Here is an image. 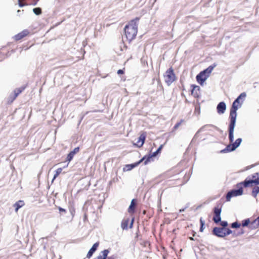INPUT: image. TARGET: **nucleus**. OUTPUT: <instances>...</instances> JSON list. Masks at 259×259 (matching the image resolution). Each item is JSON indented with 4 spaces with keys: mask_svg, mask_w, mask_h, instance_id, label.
I'll list each match as a JSON object with an SVG mask.
<instances>
[{
    "mask_svg": "<svg viewBox=\"0 0 259 259\" xmlns=\"http://www.w3.org/2000/svg\"><path fill=\"white\" fill-rule=\"evenodd\" d=\"M224 228L215 227L213 228L212 234L218 237L224 238Z\"/></svg>",
    "mask_w": 259,
    "mask_h": 259,
    "instance_id": "obj_10",
    "label": "nucleus"
},
{
    "mask_svg": "<svg viewBox=\"0 0 259 259\" xmlns=\"http://www.w3.org/2000/svg\"><path fill=\"white\" fill-rule=\"evenodd\" d=\"M250 181H242L236 185V189H233L229 191L226 194V199L227 201H230L231 198L241 196L243 193V187H249Z\"/></svg>",
    "mask_w": 259,
    "mask_h": 259,
    "instance_id": "obj_3",
    "label": "nucleus"
},
{
    "mask_svg": "<svg viewBox=\"0 0 259 259\" xmlns=\"http://www.w3.org/2000/svg\"><path fill=\"white\" fill-rule=\"evenodd\" d=\"M26 88V86H22L19 88L15 89L13 94L10 95L9 97V102H13L15 99Z\"/></svg>",
    "mask_w": 259,
    "mask_h": 259,
    "instance_id": "obj_6",
    "label": "nucleus"
},
{
    "mask_svg": "<svg viewBox=\"0 0 259 259\" xmlns=\"http://www.w3.org/2000/svg\"><path fill=\"white\" fill-rule=\"evenodd\" d=\"M117 254H113L111 256H108L106 259H117Z\"/></svg>",
    "mask_w": 259,
    "mask_h": 259,
    "instance_id": "obj_39",
    "label": "nucleus"
},
{
    "mask_svg": "<svg viewBox=\"0 0 259 259\" xmlns=\"http://www.w3.org/2000/svg\"><path fill=\"white\" fill-rule=\"evenodd\" d=\"M189 203H187L186 204V206L184 208H186V209L187 208H188L189 207Z\"/></svg>",
    "mask_w": 259,
    "mask_h": 259,
    "instance_id": "obj_50",
    "label": "nucleus"
},
{
    "mask_svg": "<svg viewBox=\"0 0 259 259\" xmlns=\"http://www.w3.org/2000/svg\"><path fill=\"white\" fill-rule=\"evenodd\" d=\"M62 170V168H58V169H57L55 171V173L57 174L58 175H59L61 171Z\"/></svg>",
    "mask_w": 259,
    "mask_h": 259,
    "instance_id": "obj_41",
    "label": "nucleus"
},
{
    "mask_svg": "<svg viewBox=\"0 0 259 259\" xmlns=\"http://www.w3.org/2000/svg\"><path fill=\"white\" fill-rule=\"evenodd\" d=\"M165 81L168 85H170L176 79V76L172 67L167 69L164 75Z\"/></svg>",
    "mask_w": 259,
    "mask_h": 259,
    "instance_id": "obj_5",
    "label": "nucleus"
},
{
    "mask_svg": "<svg viewBox=\"0 0 259 259\" xmlns=\"http://www.w3.org/2000/svg\"><path fill=\"white\" fill-rule=\"evenodd\" d=\"M24 202L23 200H19L14 204L15 211L17 212L18 210L24 205Z\"/></svg>",
    "mask_w": 259,
    "mask_h": 259,
    "instance_id": "obj_20",
    "label": "nucleus"
},
{
    "mask_svg": "<svg viewBox=\"0 0 259 259\" xmlns=\"http://www.w3.org/2000/svg\"><path fill=\"white\" fill-rule=\"evenodd\" d=\"M139 17L131 20L124 27V33L127 39L131 42L135 38L138 32Z\"/></svg>",
    "mask_w": 259,
    "mask_h": 259,
    "instance_id": "obj_2",
    "label": "nucleus"
},
{
    "mask_svg": "<svg viewBox=\"0 0 259 259\" xmlns=\"http://www.w3.org/2000/svg\"><path fill=\"white\" fill-rule=\"evenodd\" d=\"M244 181L251 182L249 184V187H252L253 184L255 185H259V172H256L252 175V179L246 178Z\"/></svg>",
    "mask_w": 259,
    "mask_h": 259,
    "instance_id": "obj_7",
    "label": "nucleus"
},
{
    "mask_svg": "<svg viewBox=\"0 0 259 259\" xmlns=\"http://www.w3.org/2000/svg\"><path fill=\"white\" fill-rule=\"evenodd\" d=\"M59 175H58L57 174L55 173V174L54 175V177H53V179L52 180V182L54 181V180Z\"/></svg>",
    "mask_w": 259,
    "mask_h": 259,
    "instance_id": "obj_46",
    "label": "nucleus"
},
{
    "mask_svg": "<svg viewBox=\"0 0 259 259\" xmlns=\"http://www.w3.org/2000/svg\"><path fill=\"white\" fill-rule=\"evenodd\" d=\"M226 110V104L222 101L220 102L217 106V111L218 114H224Z\"/></svg>",
    "mask_w": 259,
    "mask_h": 259,
    "instance_id": "obj_11",
    "label": "nucleus"
},
{
    "mask_svg": "<svg viewBox=\"0 0 259 259\" xmlns=\"http://www.w3.org/2000/svg\"><path fill=\"white\" fill-rule=\"evenodd\" d=\"M29 31L27 30H24L17 35H15L14 36L15 39L16 40H20L21 39L27 35Z\"/></svg>",
    "mask_w": 259,
    "mask_h": 259,
    "instance_id": "obj_13",
    "label": "nucleus"
},
{
    "mask_svg": "<svg viewBox=\"0 0 259 259\" xmlns=\"http://www.w3.org/2000/svg\"><path fill=\"white\" fill-rule=\"evenodd\" d=\"M94 252H95L93 250L90 249L87 253V257L90 258L93 255Z\"/></svg>",
    "mask_w": 259,
    "mask_h": 259,
    "instance_id": "obj_37",
    "label": "nucleus"
},
{
    "mask_svg": "<svg viewBox=\"0 0 259 259\" xmlns=\"http://www.w3.org/2000/svg\"><path fill=\"white\" fill-rule=\"evenodd\" d=\"M18 5L20 7H23V6H25V4L21 2L20 0H18Z\"/></svg>",
    "mask_w": 259,
    "mask_h": 259,
    "instance_id": "obj_44",
    "label": "nucleus"
},
{
    "mask_svg": "<svg viewBox=\"0 0 259 259\" xmlns=\"http://www.w3.org/2000/svg\"><path fill=\"white\" fill-rule=\"evenodd\" d=\"M208 77V75L204 73L203 71L200 72L196 76V78L197 81L201 85H202Z\"/></svg>",
    "mask_w": 259,
    "mask_h": 259,
    "instance_id": "obj_9",
    "label": "nucleus"
},
{
    "mask_svg": "<svg viewBox=\"0 0 259 259\" xmlns=\"http://www.w3.org/2000/svg\"><path fill=\"white\" fill-rule=\"evenodd\" d=\"M128 223H129V219H126V220H123L122 221L121 224V228L123 230H127L128 229Z\"/></svg>",
    "mask_w": 259,
    "mask_h": 259,
    "instance_id": "obj_21",
    "label": "nucleus"
},
{
    "mask_svg": "<svg viewBox=\"0 0 259 259\" xmlns=\"http://www.w3.org/2000/svg\"><path fill=\"white\" fill-rule=\"evenodd\" d=\"M99 242H96L95 243H94L93 244V245L92 246V247H91V249L93 250L94 252H95L97 248H98V247L99 246Z\"/></svg>",
    "mask_w": 259,
    "mask_h": 259,
    "instance_id": "obj_33",
    "label": "nucleus"
},
{
    "mask_svg": "<svg viewBox=\"0 0 259 259\" xmlns=\"http://www.w3.org/2000/svg\"><path fill=\"white\" fill-rule=\"evenodd\" d=\"M20 12H21V11H20V10H18V11H17V13H18V14H19V13H20Z\"/></svg>",
    "mask_w": 259,
    "mask_h": 259,
    "instance_id": "obj_52",
    "label": "nucleus"
},
{
    "mask_svg": "<svg viewBox=\"0 0 259 259\" xmlns=\"http://www.w3.org/2000/svg\"><path fill=\"white\" fill-rule=\"evenodd\" d=\"M33 13L36 15H39L41 14V9L39 7H37L33 9Z\"/></svg>",
    "mask_w": 259,
    "mask_h": 259,
    "instance_id": "obj_29",
    "label": "nucleus"
},
{
    "mask_svg": "<svg viewBox=\"0 0 259 259\" xmlns=\"http://www.w3.org/2000/svg\"><path fill=\"white\" fill-rule=\"evenodd\" d=\"M38 0H32V4L33 5H36Z\"/></svg>",
    "mask_w": 259,
    "mask_h": 259,
    "instance_id": "obj_45",
    "label": "nucleus"
},
{
    "mask_svg": "<svg viewBox=\"0 0 259 259\" xmlns=\"http://www.w3.org/2000/svg\"><path fill=\"white\" fill-rule=\"evenodd\" d=\"M139 164L137 162L130 164H126L125 165V167L123 168L124 171H129L131 170L134 168L136 167Z\"/></svg>",
    "mask_w": 259,
    "mask_h": 259,
    "instance_id": "obj_16",
    "label": "nucleus"
},
{
    "mask_svg": "<svg viewBox=\"0 0 259 259\" xmlns=\"http://www.w3.org/2000/svg\"><path fill=\"white\" fill-rule=\"evenodd\" d=\"M232 234H233V236L234 237H237V236H238V235H237V233H236V232H233V233H232Z\"/></svg>",
    "mask_w": 259,
    "mask_h": 259,
    "instance_id": "obj_49",
    "label": "nucleus"
},
{
    "mask_svg": "<svg viewBox=\"0 0 259 259\" xmlns=\"http://www.w3.org/2000/svg\"><path fill=\"white\" fill-rule=\"evenodd\" d=\"M237 233V235H238V236H239V235L243 234L245 233V232L243 229H241Z\"/></svg>",
    "mask_w": 259,
    "mask_h": 259,
    "instance_id": "obj_40",
    "label": "nucleus"
},
{
    "mask_svg": "<svg viewBox=\"0 0 259 259\" xmlns=\"http://www.w3.org/2000/svg\"><path fill=\"white\" fill-rule=\"evenodd\" d=\"M200 231L203 232L204 230V227L205 225V221L203 220L202 218L200 219Z\"/></svg>",
    "mask_w": 259,
    "mask_h": 259,
    "instance_id": "obj_30",
    "label": "nucleus"
},
{
    "mask_svg": "<svg viewBox=\"0 0 259 259\" xmlns=\"http://www.w3.org/2000/svg\"><path fill=\"white\" fill-rule=\"evenodd\" d=\"M184 121L183 119H181L179 122H177L173 127V131L176 130L180 125L182 124V123Z\"/></svg>",
    "mask_w": 259,
    "mask_h": 259,
    "instance_id": "obj_32",
    "label": "nucleus"
},
{
    "mask_svg": "<svg viewBox=\"0 0 259 259\" xmlns=\"http://www.w3.org/2000/svg\"><path fill=\"white\" fill-rule=\"evenodd\" d=\"M11 168L14 169V167L13 166H11Z\"/></svg>",
    "mask_w": 259,
    "mask_h": 259,
    "instance_id": "obj_53",
    "label": "nucleus"
},
{
    "mask_svg": "<svg viewBox=\"0 0 259 259\" xmlns=\"http://www.w3.org/2000/svg\"><path fill=\"white\" fill-rule=\"evenodd\" d=\"M222 209L221 208H219L218 207H215L213 208V213L214 215L213 217V221L216 224H218L220 223L221 221V213Z\"/></svg>",
    "mask_w": 259,
    "mask_h": 259,
    "instance_id": "obj_8",
    "label": "nucleus"
},
{
    "mask_svg": "<svg viewBox=\"0 0 259 259\" xmlns=\"http://www.w3.org/2000/svg\"><path fill=\"white\" fill-rule=\"evenodd\" d=\"M58 209L60 214H65L67 212L66 210L61 207L58 206Z\"/></svg>",
    "mask_w": 259,
    "mask_h": 259,
    "instance_id": "obj_34",
    "label": "nucleus"
},
{
    "mask_svg": "<svg viewBox=\"0 0 259 259\" xmlns=\"http://www.w3.org/2000/svg\"><path fill=\"white\" fill-rule=\"evenodd\" d=\"M133 221H134V219H132V222L130 224V228H132L133 227Z\"/></svg>",
    "mask_w": 259,
    "mask_h": 259,
    "instance_id": "obj_47",
    "label": "nucleus"
},
{
    "mask_svg": "<svg viewBox=\"0 0 259 259\" xmlns=\"http://www.w3.org/2000/svg\"><path fill=\"white\" fill-rule=\"evenodd\" d=\"M194 114L198 116L200 114V103H197L195 107V111Z\"/></svg>",
    "mask_w": 259,
    "mask_h": 259,
    "instance_id": "obj_24",
    "label": "nucleus"
},
{
    "mask_svg": "<svg viewBox=\"0 0 259 259\" xmlns=\"http://www.w3.org/2000/svg\"><path fill=\"white\" fill-rule=\"evenodd\" d=\"M79 151V147H76L72 151H71V152L74 154L75 155V154H76L77 153H78Z\"/></svg>",
    "mask_w": 259,
    "mask_h": 259,
    "instance_id": "obj_38",
    "label": "nucleus"
},
{
    "mask_svg": "<svg viewBox=\"0 0 259 259\" xmlns=\"http://www.w3.org/2000/svg\"><path fill=\"white\" fill-rule=\"evenodd\" d=\"M185 209H186V208H183L180 209L179 210V212L181 213V212H184L185 210Z\"/></svg>",
    "mask_w": 259,
    "mask_h": 259,
    "instance_id": "obj_48",
    "label": "nucleus"
},
{
    "mask_svg": "<svg viewBox=\"0 0 259 259\" xmlns=\"http://www.w3.org/2000/svg\"><path fill=\"white\" fill-rule=\"evenodd\" d=\"M220 224H221V225L222 226V228H226L228 225V222L225 221H221L220 222Z\"/></svg>",
    "mask_w": 259,
    "mask_h": 259,
    "instance_id": "obj_36",
    "label": "nucleus"
},
{
    "mask_svg": "<svg viewBox=\"0 0 259 259\" xmlns=\"http://www.w3.org/2000/svg\"><path fill=\"white\" fill-rule=\"evenodd\" d=\"M191 88H192V93H193V92L195 90H196L197 91H200V88L199 86L195 85V84L191 85Z\"/></svg>",
    "mask_w": 259,
    "mask_h": 259,
    "instance_id": "obj_35",
    "label": "nucleus"
},
{
    "mask_svg": "<svg viewBox=\"0 0 259 259\" xmlns=\"http://www.w3.org/2000/svg\"><path fill=\"white\" fill-rule=\"evenodd\" d=\"M190 240H194V238L193 237H190Z\"/></svg>",
    "mask_w": 259,
    "mask_h": 259,
    "instance_id": "obj_51",
    "label": "nucleus"
},
{
    "mask_svg": "<svg viewBox=\"0 0 259 259\" xmlns=\"http://www.w3.org/2000/svg\"><path fill=\"white\" fill-rule=\"evenodd\" d=\"M146 156L145 155L140 160H139L138 161H137V162L139 164H140L143 161H144L146 160Z\"/></svg>",
    "mask_w": 259,
    "mask_h": 259,
    "instance_id": "obj_42",
    "label": "nucleus"
},
{
    "mask_svg": "<svg viewBox=\"0 0 259 259\" xmlns=\"http://www.w3.org/2000/svg\"><path fill=\"white\" fill-rule=\"evenodd\" d=\"M258 227H259V216L253 221L249 226V228L251 229H255Z\"/></svg>",
    "mask_w": 259,
    "mask_h": 259,
    "instance_id": "obj_17",
    "label": "nucleus"
},
{
    "mask_svg": "<svg viewBox=\"0 0 259 259\" xmlns=\"http://www.w3.org/2000/svg\"><path fill=\"white\" fill-rule=\"evenodd\" d=\"M163 148V145H161L157 149V150L155 152H154L152 154V156L155 157H156L158 154L160 153L161 150Z\"/></svg>",
    "mask_w": 259,
    "mask_h": 259,
    "instance_id": "obj_26",
    "label": "nucleus"
},
{
    "mask_svg": "<svg viewBox=\"0 0 259 259\" xmlns=\"http://www.w3.org/2000/svg\"><path fill=\"white\" fill-rule=\"evenodd\" d=\"M224 237L227 236V235H229L232 233H233V231L230 229L229 228H224Z\"/></svg>",
    "mask_w": 259,
    "mask_h": 259,
    "instance_id": "obj_31",
    "label": "nucleus"
},
{
    "mask_svg": "<svg viewBox=\"0 0 259 259\" xmlns=\"http://www.w3.org/2000/svg\"><path fill=\"white\" fill-rule=\"evenodd\" d=\"M117 73L118 74H123L124 73V71L122 69H119Z\"/></svg>",
    "mask_w": 259,
    "mask_h": 259,
    "instance_id": "obj_43",
    "label": "nucleus"
},
{
    "mask_svg": "<svg viewBox=\"0 0 259 259\" xmlns=\"http://www.w3.org/2000/svg\"><path fill=\"white\" fill-rule=\"evenodd\" d=\"M251 223V222H250L249 219H245V220H243V221H242L241 225L243 227L248 226V227L249 228V226H250Z\"/></svg>",
    "mask_w": 259,
    "mask_h": 259,
    "instance_id": "obj_23",
    "label": "nucleus"
},
{
    "mask_svg": "<svg viewBox=\"0 0 259 259\" xmlns=\"http://www.w3.org/2000/svg\"><path fill=\"white\" fill-rule=\"evenodd\" d=\"M146 156V160L144 162V165L147 164L149 162L153 160V158L154 157L152 156V154H149L145 155Z\"/></svg>",
    "mask_w": 259,
    "mask_h": 259,
    "instance_id": "obj_25",
    "label": "nucleus"
},
{
    "mask_svg": "<svg viewBox=\"0 0 259 259\" xmlns=\"http://www.w3.org/2000/svg\"><path fill=\"white\" fill-rule=\"evenodd\" d=\"M109 252V250L108 249H104L100 252L97 257L94 259H106L107 257Z\"/></svg>",
    "mask_w": 259,
    "mask_h": 259,
    "instance_id": "obj_15",
    "label": "nucleus"
},
{
    "mask_svg": "<svg viewBox=\"0 0 259 259\" xmlns=\"http://www.w3.org/2000/svg\"><path fill=\"white\" fill-rule=\"evenodd\" d=\"M145 139L146 135L144 134H141L139 137L138 138L137 143L139 144L140 143V142H141V143L140 145L138 144L137 146L139 147H142L145 142Z\"/></svg>",
    "mask_w": 259,
    "mask_h": 259,
    "instance_id": "obj_18",
    "label": "nucleus"
},
{
    "mask_svg": "<svg viewBox=\"0 0 259 259\" xmlns=\"http://www.w3.org/2000/svg\"><path fill=\"white\" fill-rule=\"evenodd\" d=\"M74 156V155L70 151L67 154V157L66 158V161L69 162L70 161H71L72 160Z\"/></svg>",
    "mask_w": 259,
    "mask_h": 259,
    "instance_id": "obj_28",
    "label": "nucleus"
},
{
    "mask_svg": "<svg viewBox=\"0 0 259 259\" xmlns=\"http://www.w3.org/2000/svg\"><path fill=\"white\" fill-rule=\"evenodd\" d=\"M229 140H230L229 139ZM242 141V140L240 138L237 139L234 143L233 141L231 142L230 141H229L230 144L228 145L225 148L221 150L220 153H225L234 151L240 145Z\"/></svg>",
    "mask_w": 259,
    "mask_h": 259,
    "instance_id": "obj_4",
    "label": "nucleus"
},
{
    "mask_svg": "<svg viewBox=\"0 0 259 259\" xmlns=\"http://www.w3.org/2000/svg\"><path fill=\"white\" fill-rule=\"evenodd\" d=\"M213 126L211 124H206V125H203V126H202L201 127H200L198 131L196 132V133L195 134V135H194L193 139H192V141L195 140L196 139H197V138L198 137V134L201 133V132H202L206 130V128L208 126Z\"/></svg>",
    "mask_w": 259,
    "mask_h": 259,
    "instance_id": "obj_14",
    "label": "nucleus"
},
{
    "mask_svg": "<svg viewBox=\"0 0 259 259\" xmlns=\"http://www.w3.org/2000/svg\"><path fill=\"white\" fill-rule=\"evenodd\" d=\"M137 204V200L133 199L128 208V212L130 213H134L136 211V208Z\"/></svg>",
    "mask_w": 259,
    "mask_h": 259,
    "instance_id": "obj_12",
    "label": "nucleus"
},
{
    "mask_svg": "<svg viewBox=\"0 0 259 259\" xmlns=\"http://www.w3.org/2000/svg\"><path fill=\"white\" fill-rule=\"evenodd\" d=\"M259 193V187L258 186H255L251 192V195L254 198H256L257 197V194Z\"/></svg>",
    "mask_w": 259,
    "mask_h": 259,
    "instance_id": "obj_22",
    "label": "nucleus"
},
{
    "mask_svg": "<svg viewBox=\"0 0 259 259\" xmlns=\"http://www.w3.org/2000/svg\"><path fill=\"white\" fill-rule=\"evenodd\" d=\"M246 97V93L243 92L241 93L234 101L231 106L229 115L230 122L228 126V138L231 142L234 141V131L236 121L237 111L242 106Z\"/></svg>",
    "mask_w": 259,
    "mask_h": 259,
    "instance_id": "obj_1",
    "label": "nucleus"
},
{
    "mask_svg": "<svg viewBox=\"0 0 259 259\" xmlns=\"http://www.w3.org/2000/svg\"><path fill=\"white\" fill-rule=\"evenodd\" d=\"M217 66V64L216 63H214L212 65L209 66L206 69L203 70V72L207 75L208 76L209 75L210 73L212 72L213 69L214 67H215Z\"/></svg>",
    "mask_w": 259,
    "mask_h": 259,
    "instance_id": "obj_19",
    "label": "nucleus"
},
{
    "mask_svg": "<svg viewBox=\"0 0 259 259\" xmlns=\"http://www.w3.org/2000/svg\"><path fill=\"white\" fill-rule=\"evenodd\" d=\"M241 224L237 221L234 222L231 224V227L233 229H237L240 228Z\"/></svg>",
    "mask_w": 259,
    "mask_h": 259,
    "instance_id": "obj_27",
    "label": "nucleus"
}]
</instances>
